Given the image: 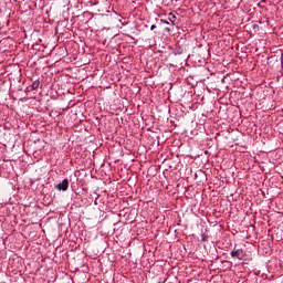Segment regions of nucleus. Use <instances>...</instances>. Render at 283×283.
<instances>
[{"instance_id": "1", "label": "nucleus", "mask_w": 283, "mask_h": 283, "mask_svg": "<svg viewBox=\"0 0 283 283\" xmlns=\"http://www.w3.org/2000/svg\"><path fill=\"white\" fill-rule=\"evenodd\" d=\"M230 255L231 258H237V260H247V251L242 249L232 250Z\"/></svg>"}, {"instance_id": "2", "label": "nucleus", "mask_w": 283, "mask_h": 283, "mask_svg": "<svg viewBox=\"0 0 283 283\" xmlns=\"http://www.w3.org/2000/svg\"><path fill=\"white\" fill-rule=\"evenodd\" d=\"M69 187H70V180L63 179L62 182L55 186V189H57L59 191H67Z\"/></svg>"}, {"instance_id": "3", "label": "nucleus", "mask_w": 283, "mask_h": 283, "mask_svg": "<svg viewBox=\"0 0 283 283\" xmlns=\"http://www.w3.org/2000/svg\"><path fill=\"white\" fill-rule=\"evenodd\" d=\"M172 53L175 56H179L180 54H185V49L182 46H176Z\"/></svg>"}, {"instance_id": "4", "label": "nucleus", "mask_w": 283, "mask_h": 283, "mask_svg": "<svg viewBox=\"0 0 283 283\" xmlns=\"http://www.w3.org/2000/svg\"><path fill=\"white\" fill-rule=\"evenodd\" d=\"M168 21H170V23H172V25H176V14H174L172 12H170L168 14Z\"/></svg>"}, {"instance_id": "5", "label": "nucleus", "mask_w": 283, "mask_h": 283, "mask_svg": "<svg viewBox=\"0 0 283 283\" xmlns=\"http://www.w3.org/2000/svg\"><path fill=\"white\" fill-rule=\"evenodd\" d=\"M39 85H41V82H39V80H35L31 85V88L34 90H39Z\"/></svg>"}, {"instance_id": "6", "label": "nucleus", "mask_w": 283, "mask_h": 283, "mask_svg": "<svg viewBox=\"0 0 283 283\" xmlns=\"http://www.w3.org/2000/svg\"><path fill=\"white\" fill-rule=\"evenodd\" d=\"M24 92L28 94L30 92H34V90L32 88L31 85L27 86V88L24 90Z\"/></svg>"}, {"instance_id": "7", "label": "nucleus", "mask_w": 283, "mask_h": 283, "mask_svg": "<svg viewBox=\"0 0 283 283\" xmlns=\"http://www.w3.org/2000/svg\"><path fill=\"white\" fill-rule=\"evenodd\" d=\"M159 21H160V23H165L166 25H169V21H167V20L160 19Z\"/></svg>"}, {"instance_id": "8", "label": "nucleus", "mask_w": 283, "mask_h": 283, "mask_svg": "<svg viewBox=\"0 0 283 283\" xmlns=\"http://www.w3.org/2000/svg\"><path fill=\"white\" fill-rule=\"evenodd\" d=\"M201 240H202V242H207V235L202 234Z\"/></svg>"}, {"instance_id": "9", "label": "nucleus", "mask_w": 283, "mask_h": 283, "mask_svg": "<svg viewBox=\"0 0 283 283\" xmlns=\"http://www.w3.org/2000/svg\"><path fill=\"white\" fill-rule=\"evenodd\" d=\"M165 32H171V29L169 27H166Z\"/></svg>"}, {"instance_id": "10", "label": "nucleus", "mask_w": 283, "mask_h": 283, "mask_svg": "<svg viewBox=\"0 0 283 283\" xmlns=\"http://www.w3.org/2000/svg\"><path fill=\"white\" fill-rule=\"evenodd\" d=\"M150 30H156V24H151Z\"/></svg>"}]
</instances>
